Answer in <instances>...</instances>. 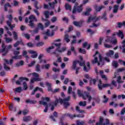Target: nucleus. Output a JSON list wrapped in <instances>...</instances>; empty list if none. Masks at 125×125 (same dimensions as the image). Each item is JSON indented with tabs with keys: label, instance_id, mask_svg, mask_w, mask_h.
<instances>
[{
	"label": "nucleus",
	"instance_id": "obj_1",
	"mask_svg": "<svg viewBox=\"0 0 125 125\" xmlns=\"http://www.w3.org/2000/svg\"><path fill=\"white\" fill-rule=\"evenodd\" d=\"M93 57H94V59L91 61L92 64H96V63H97L98 66H100L101 64L102 66L104 65V64L102 63V59L103 57L98 51H96L95 54L93 55Z\"/></svg>",
	"mask_w": 125,
	"mask_h": 125
},
{
	"label": "nucleus",
	"instance_id": "obj_2",
	"mask_svg": "<svg viewBox=\"0 0 125 125\" xmlns=\"http://www.w3.org/2000/svg\"><path fill=\"white\" fill-rule=\"evenodd\" d=\"M71 97L70 96H68L66 98L62 99L61 98L59 99H56L55 102L53 103L54 105L55 106H57V104L58 103H60L61 104H63V106H64L65 108H67L68 106H69L70 104H69V102L68 101H70Z\"/></svg>",
	"mask_w": 125,
	"mask_h": 125
},
{
	"label": "nucleus",
	"instance_id": "obj_3",
	"mask_svg": "<svg viewBox=\"0 0 125 125\" xmlns=\"http://www.w3.org/2000/svg\"><path fill=\"white\" fill-rule=\"evenodd\" d=\"M78 63L79 64V66H84L83 71H84V72H88V71H89V69H90V64L89 62H87V66H86L84 65V62H81L79 61H74L73 63V68L74 70L76 69L77 64Z\"/></svg>",
	"mask_w": 125,
	"mask_h": 125
},
{
	"label": "nucleus",
	"instance_id": "obj_4",
	"mask_svg": "<svg viewBox=\"0 0 125 125\" xmlns=\"http://www.w3.org/2000/svg\"><path fill=\"white\" fill-rule=\"evenodd\" d=\"M77 93L79 97H82L84 100H86L87 98L89 102H90L91 101V99H92L91 95H90L88 92H83L81 91V90L78 89L77 90Z\"/></svg>",
	"mask_w": 125,
	"mask_h": 125
},
{
	"label": "nucleus",
	"instance_id": "obj_5",
	"mask_svg": "<svg viewBox=\"0 0 125 125\" xmlns=\"http://www.w3.org/2000/svg\"><path fill=\"white\" fill-rule=\"evenodd\" d=\"M100 20V17H93L90 16L88 18V20L87 21V23H90L91 21H93L94 23H93V25H90V28H93V27H99L100 26V23L98 22L96 24V22L97 21H99Z\"/></svg>",
	"mask_w": 125,
	"mask_h": 125
},
{
	"label": "nucleus",
	"instance_id": "obj_6",
	"mask_svg": "<svg viewBox=\"0 0 125 125\" xmlns=\"http://www.w3.org/2000/svg\"><path fill=\"white\" fill-rule=\"evenodd\" d=\"M12 47V46L11 45H8L7 46V47L6 48V46L4 44V43L2 44V48L0 50V53H2V55L3 56H5L7 53H8V51H9V49H10Z\"/></svg>",
	"mask_w": 125,
	"mask_h": 125
},
{
	"label": "nucleus",
	"instance_id": "obj_7",
	"mask_svg": "<svg viewBox=\"0 0 125 125\" xmlns=\"http://www.w3.org/2000/svg\"><path fill=\"white\" fill-rule=\"evenodd\" d=\"M4 69L5 71H9L10 70V67L8 66V65H11L13 63V60L11 59L9 61L6 59H4Z\"/></svg>",
	"mask_w": 125,
	"mask_h": 125
},
{
	"label": "nucleus",
	"instance_id": "obj_8",
	"mask_svg": "<svg viewBox=\"0 0 125 125\" xmlns=\"http://www.w3.org/2000/svg\"><path fill=\"white\" fill-rule=\"evenodd\" d=\"M34 78L31 80V83H34L35 82H41L42 81V78H40V74L39 73L34 72L32 74Z\"/></svg>",
	"mask_w": 125,
	"mask_h": 125
},
{
	"label": "nucleus",
	"instance_id": "obj_9",
	"mask_svg": "<svg viewBox=\"0 0 125 125\" xmlns=\"http://www.w3.org/2000/svg\"><path fill=\"white\" fill-rule=\"evenodd\" d=\"M96 125H110V122L109 120L107 119H104L103 117L100 118L99 122H97L96 124Z\"/></svg>",
	"mask_w": 125,
	"mask_h": 125
},
{
	"label": "nucleus",
	"instance_id": "obj_10",
	"mask_svg": "<svg viewBox=\"0 0 125 125\" xmlns=\"http://www.w3.org/2000/svg\"><path fill=\"white\" fill-rule=\"evenodd\" d=\"M29 19L30 20L29 26H30V27H31V28H34V27H35V24L33 22H34V21H35L36 22L38 21V20H37V18H36V17L34 15H31L29 17Z\"/></svg>",
	"mask_w": 125,
	"mask_h": 125
},
{
	"label": "nucleus",
	"instance_id": "obj_11",
	"mask_svg": "<svg viewBox=\"0 0 125 125\" xmlns=\"http://www.w3.org/2000/svg\"><path fill=\"white\" fill-rule=\"evenodd\" d=\"M109 86H111V84H108V83H103L102 84V81L101 80H99V83L98 84V87L99 89V90H102L103 88L104 87H108Z\"/></svg>",
	"mask_w": 125,
	"mask_h": 125
},
{
	"label": "nucleus",
	"instance_id": "obj_12",
	"mask_svg": "<svg viewBox=\"0 0 125 125\" xmlns=\"http://www.w3.org/2000/svg\"><path fill=\"white\" fill-rule=\"evenodd\" d=\"M78 5V3H75V5L74 6V7L73 8L72 13L73 14L76 13V12H78L79 13L82 12V11L83 10V4H81L79 6H77Z\"/></svg>",
	"mask_w": 125,
	"mask_h": 125
},
{
	"label": "nucleus",
	"instance_id": "obj_13",
	"mask_svg": "<svg viewBox=\"0 0 125 125\" xmlns=\"http://www.w3.org/2000/svg\"><path fill=\"white\" fill-rule=\"evenodd\" d=\"M66 116H67V117H69L70 119H74V118H76V117H77V118H84V115H83V114H80L76 115L75 114L72 115L70 114V113H68L64 115V117H66Z\"/></svg>",
	"mask_w": 125,
	"mask_h": 125
},
{
	"label": "nucleus",
	"instance_id": "obj_14",
	"mask_svg": "<svg viewBox=\"0 0 125 125\" xmlns=\"http://www.w3.org/2000/svg\"><path fill=\"white\" fill-rule=\"evenodd\" d=\"M54 44L57 47L56 50L58 51V52H64V51L66 50V48L65 47H62V49H60V47H61V43H55Z\"/></svg>",
	"mask_w": 125,
	"mask_h": 125
},
{
	"label": "nucleus",
	"instance_id": "obj_15",
	"mask_svg": "<svg viewBox=\"0 0 125 125\" xmlns=\"http://www.w3.org/2000/svg\"><path fill=\"white\" fill-rule=\"evenodd\" d=\"M77 42V40H73L71 42V46L70 47V50L73 52L74 54L75 55H77V51H76V49H75V47L73 46V44H75V43H76Z\"/></svg>",
	"mask_w": 125,
	"mask_h": 125
},
{
	"label": "nucleus",
	"instance_id": "obj_16",
	"mask_svg": "<svg viewBox=\"0 0 125 125\" xmlns=\"http://www.w3.org/2000/svg\"><path fill=\"white\" fill-rule=\"evenodd\" d=\"M57 30H58V26H56L55 29L52 31V33L51 34H49V32H50L49 29L47 30L46 32H45V34H46V36H48L49 37H52V36L54 35V31H56Z\"/></svg>",
	"mask_w": 125,
	"mask_h": 125
},
{
	"label": "nucleus",
	"instance_id": "obj_17",
	"mask_svg": "<svg viewBox=\"0 0 125 125\" xmlns=\"http://www.w3.org/2000/svg\"><path fill=\"white\" fill-rule=\"evenodd\" d=\"M39 104L43 105V106H46L44 109V112L46 113L47 112V110H48V105H47V103L45 102L41 101L39 102Z\"/></svg>",
	"mask_w": 125,
	"mask_h": 125
},
{
	"label": "nucleus",
	"instance_id": "obj_18",
	"mask_svg": "<svg viewBox=\"0 0 125 125\" xmlns=\"http://www.w3.org/2000/svg\"><path fill=\"white\" fill-rule=\"evenodd\" d=\"M23 81H29V79L26 77H20L19 78V80H18L16 82V83L17 84H20V82H23Z\"/></svg>",
	"mask_w": 125,
	"mask_h": 125
},
{
	"label": "nucleus",
	"instance_id": "obj_19",
	"mask_svg": "<svg viewBox=\"0 0 125 125\" xmlns=\"http://www.w3.org/2000/svg\"><path fill=\"white\" fill-rule=\"evenodd\" d=\"M83 21H73V24L76 27H82L83 26Z\"/></svg>",
	"mask_w": 125,
	"mask_h": 125
},
{
	"label": "nucleus",
	"instance_id": "obj_20",
	"mask_svg": "<svg viewBox=\"0 0 125 125\" xmlns=\"http://www.w3.org/2000/svg\"><path fill=\"white\" fill-rule=\"evenodd\" d=\"M57 3V0H55L54 1L52 2H49L48 4L50 6V9H54V7H55V4Z\"/></svg>",
	"mask_w": 125,
	"mask_h": 125
},
{
	"label": "nucleus",
	"instance_id": "obj_21",
	"mask_svg": "<svg viewBox=\"0 0 125 125\" xmlns=\"http://www.w3.org/2000/svg\"><path fill=\"white\" fill-rule=\"evenodd\" d=\"M28 52L30 54H33L31 55L32 58H37V57H38V53H37V52L33 50H30Z\"/></svg>",
	"mask_w": 125,
	"mask_h": 125
},
{
	"label": "nucleus",
	"instance_id": "obj_22",
	"mask_svg": "<svg viewBox=\"0 0 125 125\" xmlns=\"http://www.w3.org/2000/svg\"><path fill=\"white\" fill-rule=\"evenodd\" d=\"M104 8L105 7L104 6H97V5H95L94 6V8L97 12H99L100 11H101V9Z\"/></svg>",
	"mask_w": 125,
	"mask_h": 125
},
{
	"label": "nucleus",
	"instance_id": "obj_23",
	"mask_svg": "<svg viewBox=\"0 0 125 125\" xmlns=\"http://www.w3.org/2000/svg\"><path fill=\"white\" fill-rule=\"evenodd\" d=\"M118 10H119V5H114L113 7V13H118Z\"/></svg>",
	"mask_w": 125,
	"mask_h": 125
},
{
	"label": "nucleus",
	"instance_id": "obj_24",
	"mask_svg": "<svg viewBox=\"0 0 125 125\" xmlns=\"http://www.w3.org/2000/svg\"><path fill=\"white\" fill-rule=\"evenodd\" d=\"M45 84L47 86H48V91H51L52 92H53V90H52V88H51V83H50L48 82H45Z\"/></svg>",
	"mask_w": 125,
	"mask_h": 125
},
{
	"label": "nucleus",
	"instance_id": "obj_25",
	"mask_svg": "<svg viewBox=\"0 0 125 125\" xmlns=\"http://www.w3.org/2000/svg\"><path fill=\"white\" fill-rule=\"evenodd\" d=\"M25 103H27V104L29 103V104H36V103H37V101L27 99L25 100Z\"/></svg>",
	"mask_w": 125,
	"mask_h": 125
},
{
	"label": "nucleus",
	"instance_id": "obj_26",
	"mask_svg": "<svg viewBox=\"0 0 125 125\" xmlns=\"http://www.w3.org/2000/svg\"><path fill=\"white\" fill-rule=\"evenodd\" d=\"M23 120L24 122H30L32 120V117L31 116H24L23 118Z\"/></svg>",
	"mask_w": 125,
	"mask_h": 125
},
{
	"label": "nucleus",
	"instance_id": "obj_27",
	"mask_svg": "<svg viewBox=\"0 0 125 125\" xmlns=\"http://www.w3.org/2000/svg\"><path fill=\"white\" fill-rule=\"evenodd\" d=\"M91 11V9L90 8H87L86 9V11L83 13V15H85L86 16L89 15V12Z\"/></svg>",
	"mask_w": 125,
	"mask_h": 125
},
{
	"label": "nucleus",
	"instance_id": "obj_28",
	"mask_svg": "<svg viewBox=\"0 0 125 125\" xmlns=\"http://www.w3.org/2000/svg\"><path fill=\"white\" fill-rule=\"evenodd\" d=\"M112 55H114V51L109 50L108 52H107L106 53V56H107V57H111Z\"/></svg>",
	"mask_w": 125,
	"mask_h": 125
},
{
	"label": "nucleus",
	"instance_id": "obj_29",
	"mask_svg": "<svg viewBox=\"0 0 125 125\" xmlns=\"http://www.w3.org/2000/svg\"><path fill=\"white\" fill-rule=\"evenodd\" d=\"M76 110L78 113H80V114H83V113H85L84 110H81L80 108V106H76Z\"/></svg>",
	"mask_w": 125,
	"mask_h": 125
},
{
	"label": "nucleus",
	"instance_id": "obj_30",
	"mask_svg": "<svg viewBox=\"0 0 125 125\" xmlns=\"http://www.w3.org/2000/svg\"><path fill=\"white\" fill-rule=\"evenodd\" d=\"M117 36H118L119 38H121L122 40L124 38V33L121 30H119V32L117 33Z\"/></svg>",
	"mask_w": 125,
	"mask_h": 125
},
{
	"label": "nucleus",
	"instance_id": "obj_31",
	"mask_svg": "<svg viewBox=\"0 0 125 125\" xmlns=\"http://www.w3.org/2000/svg\"><path fill=\"white\" fill-rule=\"evenodd\" d=\"M15 92H17L18 93H21L22 92V87L20 86L16 88L15 89Z\"/></svg>",
	"mask_w": 125,
	"mask_h": 125
},
{
	"label": "nucleus",
	"instance_id": "obj_32",
	"mask_svg": "<svg viewBox=\"0 0 125 125\" xmlns=\"http://www.w3.org/2000/svg\"><path fill=\"white\" fill-rule=\"evenodd\" d=\"M65 8L66 10H72V6L67 3H65Z\"/></svg>",
	"mask_w": 125,
	"mask_h": 125
},
{
	"label": "nucleus",
	"instance_id": "obj_33",
	"mask_svg": "<svg viewBox=\"0 0 125 125\" xmlns=\"http://www.w3.org/2000/svg\"><path fill=\"white\" fill-rule=\"evenodd\" d=\"M112 66L113 68H118V66H119V63H118V62L116 61H113L112 62Z\"/></svg>",
	"mask_w": 125,
	"mask_h": 125
},
{
	"label": "nucleus",
	"instance_id": "obj_34",
	"mask_svg": "<svg viewBox=\"0 0 125 125\" xmlns=\"http://www.w3.org/2000/svg\"><path fill=\"white\" fill-rule=\"evenodd\" d=\"M65 33L64 40L66 42H70V39H69V35Z\"/></svg>",
	"mask_w": 125,
	"mask_h": 125
},
{
	"label": "nucleus",
	"instance_id": "obj_35",
	"mask_svg": "<svg viewBox=\"0 0 125 125\" xmlns=\"http://www.w3.org/2000/svg\"><path fill=\"white\" fill-rule=\"evenodd\" d=\"M103 73L104 72L102 70H101L100 71V74L101 75V77L102 78V79H104L105 81H107V77H106V75H103Z\"/></svg>",
	"mask_w": 125,
	"mask_h": 125
},
{
	"label": "nucleus",
	"instance_id": "obj_36",
	"mask_svg": "<svg viewBox=\"0 0 125 125\" xmlns=\"http://www.w3.org/2000/svg\"><path fill=\"white\" fill-rule=\"evenodd\" d=\"M24 65V62L23 61H20L19 62L16 64V67H19L20 66H23Z\"/></svg>",
	"mask_w": 125,
	"mask_h": 125
},
{
	"label": "nucleus",
	"instance_id": "obj_37",
	"mask_svg": "<svg viewBox=\"0 0 125 125\" xmlns=\"http://www.w3.org/2000/svg\"><path fill=\"white\" fill-rule=\"evenodd\" d=\"M79 105L80 106H81V107H85L86 106V102H80L79 104Z\"/></svg>",
	"mask_w": 125,
	"mask_h": 125
},
{
	"label": "nucleus",
	"instance_id": "obj_38",
	"mask_svg": "<svg viewBox=\"0 0 125 125\" xmlns=\"http://www.w3.org/2000/svg\"><path fill=\"white\" fill-rule=\"evenodd\" d=\"M7 7H12L11 5L9 3H7L4 5L5 11H7Z\"/></svg>",
	"mask_w": 125,
	"mask_h": 125
},
{
	"label": "nucleus",
	"instance_id": "obj_39",
	"mask_svg": "<svg viewBox=\"0 0 125 125\" xmlns=\"http://www.w3.org/2000/svg\"><path fill=\"white\" fill-rule=\"evenodd\" d=\"M43 15H44L45 18L47 19L49 17V12L48 11H45L43 12Z\"/></svg>",
	"mask_w": 125,
	"mask_h": 125
},
{
	"label": "nucleus",
	"instance_id": "obj_40",
	"mask_svg": "<svg viewBox=\"0 0 125 125\" xmlns=\"http://www.w3.org/2000/svg\"><path fill=\"white\" fill-rule=\"evenodd\" d=\"M31 0L32 1H34V6L35 8H36V9H40V8L38 7V1H37V0Z\"/></svg>",
	"mask_w": 125,
	"mask_h": 125
},
{
	"label": "nucleus",
	"instance_id": "obj_41",
	"mask_svg": "<svg viewBox=\"0 0 125 125\" xmlns=\"http://www.w3.org/2000/svg\"><path fill=\"white\" fill-rule=\"evenodd\" d=\"M13 59H21L22 58V55H16L15 56H14L12 57Z\"/></svg>",
	"mask_w": 125,
	"mask_h": 125
},
{
	"label": "nucleus",
	"instance_id": "obj_42",
	"mask_svg": "<svg viewBox=\"0 0 125 125\" xmlns=\"http://www.w3.org/2000/svg\"><path fill=\"white\" fill-rule=\"evenodd\" d=\"M86 45H87V49H89L90 48V44H87V42H85L83 44V48H85L86 47Z\"/></svg>",
	"mask_w": 125,
	"mask_h": 125
},
{
	"label": "nucleus",
	"instance_id": "obj_43",
	"mask_svg": "<svg viewBox=\"0 0 125 125\" xmlns=\"http://www.w3.org/2000/svg\"><path fill=\"white\" fill-rule=\"evenodd\" d=\"M13 35L14 36V39L15 41H17V40L18 39V36H17V32L14 31L13 32Z\"/></svg>",
	"mask_w": 125,
	"mask_h": 125
},
{
	"label": "nucleus",
	"instance_id": "obj_44",
	"mask_svg": "<svg viewBox=\"0 0 125 125\" xmlns=\"http://www.w3.org/2000/svg\"><path fill=\"white\" fill-rule=\"evenodd\" d=\"M113 44H117V40L113 37H111V42Z\"/></svg>",
	"mask_w": 125,
	"mask_h": 125
},
{
	"label": "nucleus",
	"instance_id": "obj_45",
	"mask_svg": "<svg viewBox=\"0 0 125 125\" xmlns=\"http://www.w3.org/2000/svg\"><path fill=\"white\" fill-rule=\"evenodd\" d=\"M87 33H90V35H93L96 33V31H92L91 29H88L87 30Z\"/></svg>",
	"mask_w": 125,
	"mask_h": 125
},
{
	"label": "nucleus",
	"instance_id": "obj_46",
	"mask_svg": "<svg viewBox=\"0 0 125 125\" xmlns=\"http://www.w3.org/2000/svg\"><path fill=\"white\" fill-rule=\"evenodd\" d=\"M122 80V77L118 76L117 78V82L118 83H123V82Z\"/></svg>",
	"mask_w": 125,
	"mask_h": 125
},
{
	"label": "nucleus",
	"instance_id": "obj_47",
	"mask_svg": "<svg viewBox=\"0 0 125 125\" xmlns=\"http://www.w3.org/2000/svg\"><path fill=\"white\" fill-rule=\"evenodd\" d=\"M94 84V85H95V84H96V79H92L90 81V85H91V84Z\"/></svg>",
	"mask_w": 125,
	"mask_h": 125
},
{
	"label": "nucleus",
	"instance_id": "obj_48",
	"mask_svg": "<svg viewBox=\"0 0 125 125\" xmlns=\"http://www.w3.org/2000/svg\"><path fill=\"white\" fill-rule=\"evenodd\" d=\"M122 46H120L119 48L121 49H123V48H125V40H124L122 42Z\"/></svg>",
	"mask_w": 125,
	"mask_h": 125
},
{
	"label": "nucleus",
	"instance_id": "obj_49",
	"mask_svg": "<svg viewBox=\"0 0 125 125\" xmlns=\"http://www.w3.org/2000/svg\"><path fill=\"white\" fill-rule=\"evenodd\" d=\"M112 40V37H106L105 42H111V41Z\"/></svg>",
	"mask_w": 125,
	"mask_h": 125
},
{
	"label": "nucleus",
	"instance_id": "obj_50",
	"mask_svg": "<svg viewBox=\"0 0 125 125\" xmlns=\"http://www.w3.org/2000/svg\"><path fill=\"white\" fill-rule=\"evenodd\" d=\"M22 36L25 37V38H26V39H27V40H29V39H30L31 37L29 34H25V33L22 34Z\"/></svg>",
	"mask_w": 125,
	"mask_h": 125
},
{
	"label": "nucleus",
	"instance_id": "obj_51",
	"mask_svg": "<svg viewBox=\"0 0 125 125\" xmlns=\"http://www.w3.org/2000/svg\"><path fill=\"white\" fill-rule=\"evenodd\" d=\"M23 89L24 90H27L28 89V86L27 85V83H26L25 82H24L23 83Z\"/></svg>",
	"mask_w": 125,
	"mask_h": 125
},
{
	"label": "nucleus",
	"instance_id": "obj_52",
	"mask_svg": "<svg viewBox=\"0 0 125 125\" xmlns=\"http://www.w3.org/2000/svg\"><path fill=\"white\" fill-rule=\"evenodd\" d=\"M36 72H41V68L40 67V64H37L36 66Z\"/></svg>",
	"mask_w": 125,
	"mask_h": 125
},
{
	"label": "nucleus",
	"instance_id": "obj_53",
	"mask_svg": "<svg viewBox=\"0 0 125 125\" xmlns=\"http://www.w3.org/2000/svg\"><path fill=\"white\" fill-rule=\"evenodd\" d=\"M5 41L6 42L9 43V42H12V39L11 38H6Z\"/></svg>",
	"mask_w": 125,
	"mask_h": 125
},
{
	"label": "nucleus",
	"instance_id": "obj_54",
	"mask_svg": "<svg viewBox=\"0 0 125 125\" xmlns=\"http://www.w3.org/2000/svg\"><path fill=\"white\" fill-rule=\"evenodd\" d=\"M79 52H80V53H83V54H85L86 53L85 50L82 48L79 49Z\"/></svg>",
	"mask_w": 125,
	"mask_h": 125
},
{
	"label": "nucleus",
	"instance_id": "obj_55",
	"mask_svg": "<svg viewBox=\"0 0 125 125\" xmlns=\"http://www.w3.org/2000/svg\"><path fill=\"white\" fill-rule=\"evenodd\" d=\"M85 122L84 121H82L80 122L79 120L77 121V125H83L84 124H85Z\"/></svg>",
	"mask_w": 125,
	"mask_h": 125
},
{
	"label": "nucleus",
	"instance_id": "obj_56",
	"mask_svg": "<svg viewBox=\"0 0 125 125\" xmlns=\"http://www.w3.org/2000/svg\"><path fill=\"white\" fill-rule=\"evenodd\" d=\"M51 21L53 22L54 23V22H56L57 21V17H53L51 20Z\"/></svg>",
	"mask_w": 125,
	"mask_h": 125
},
{
	"label": "nucleus",
	"instance_id": "obj_57",
	"mask_svg": "<svg viewBox=\"0 0 125 125\" xmlns=\"http://www.w3.org/2000/svg\"><path fill=\"white\" fill-rule=\"evenodd\" d=\"M38 28H40V29L42 30H43L44 29L43 25H42V24L41 23H38Z\"/></svg>",
	"mask_w": 125,
	"mask_h": 125
},
{
	"label": "nucleus",
	"instance_id": "obj_58",
	"mask_svg": "<svg viewBox=\"0 0 125 125\" xmlns=\"http://www.w3.org/2000/svg\"><path fill=\"white\" fill-rule=\"evenodd\" d=\"M22 113L23 115H24V116H26V115H27V114H28V113H29V110H28V109H25V110L22 111Z\"/></svg>",
	"mask_w": 125,
	"mask_h": 125
},
{
	"label": "nucleus",
	"instance_id": "obj_59",
	"mask_svg": "<svg viewBox=\"0 0 125 125\" xmlns=\"http://www.w3.org/2000/svg\"><path fill=\"white\" fill-rule=\"evenodd\" d=\"M118 99H121L122 98V99H125V95H119L118 96Z\"/></svg>",
	"mask_w": 125,
	"mask_h": 125
},
{
	"label": "nucleus",
	"instance_id": "obj_60",
	"mask_svg": "<svg viewBox=\"0 0 125 125\" xmlns=\"http://www.w3.org/2000/svg\"><path fill=\"white\" fill-rule=\"evenodd\" d=\"M14 6H18L19 5V2L14 0L13 3Z\"/></svg>",
	"mask_w": 125,
	"mask_h": 125
},
{
	"label": "nucleus",
	"instance_id": "obj_61",
	"mask_svg": "<svg viewBox=\"0 0 125 125\" xmlns=\"http://www.w3.org/2000/svg\"><path fill=\"white\" fill-rule=\"evenodd\" d=\"M21 42H22V41H18V42H16V43L15 44H14V46L15 47H17V46L18 45H19V44H20V43H21Z\"/></svg>",
	"mask_w": 125,
	"mask_h": 125
},
{
	"label": "nucleus",
	"instance_id": "obj_62",
	"mask_svg": "<svg viewBox=\"0 0 125 125\" xmlns=\"http://www.w3.org/2000/svg\"><path fill=\"white\" fill-rule=\"evenodd\" d=\"M7 18L9 21H12V18H13L12 15H7Z\"/></svg>",
	"mask_w": 125,
	"mask_h": 125
},
{
	"label": "nucleus",
	"instance_id": "obj_63",
	"mask_svg": "<svg viewBox=\"0 0 125 125\" xmlns=\"http://www.w3.org/2000/svg\"><path fill=\"white\" fill-rule=\"evenodd\" d=\"M54 48V46H50L46 49V50L47 52H50V50L53 49Z\"/></svg>",
	"mask_w": 125,
	"mask_h": 125
},
{
	"label": "nucleus",
	"instance_id": "obj_64",
	"mask_svg": "<svg viewBox=\"0 0 125 125\" xmlns=\"http://www.w3.org/2000/svg\"><path fill=\"white\" fill-rule=\"evenodd\" d=\"M118 62H119V63H120V64H121V65L123 64V65H124V66H125V62L123 61V60H119Z\"/></svg>",
	"mask_w": 125,
	"mask_h": 125
}]
</instances>
